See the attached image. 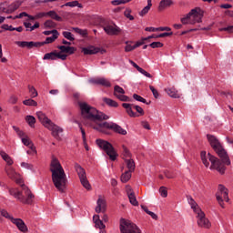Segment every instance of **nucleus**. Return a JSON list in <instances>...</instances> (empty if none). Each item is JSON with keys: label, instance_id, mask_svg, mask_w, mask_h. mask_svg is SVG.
Returning a JSON list of instances; mask_svg holds the SVG:
<instances>
[{"label": "nucleus", "instance_id": "nucleus-1", "mask_svg": "<svg viewBox=\"0 0 233 233\" xmlns=\"http://www.w3.org/2000/svg\"><path fill=\"white\" fill-rule=\"evenodd\" d=\"M50 172H52V181L58 192H65L66 188V174L59 160L53 157L50 163Z\"/></svg>", "mask_w": 233, "mask_h": 233}, {"label": "nucleus", "instance_id": "nucleus-2", "mask_svg": "<svg viewBox=\"0 0 233 233\" xmlns=\"http://www.w3.org/2000/svg\"><path fill=\"white\" fill-rule=\"evenodd\" d=\"M78 106L80 107L83 119L96 122L106 121V119L110 118L107 115L87 105L86 102H78Z\"/></svg>", "mask_w": 233, "mask_h": 233}, {"label": "nucleus", "instance_id": "nucleus-3", "mask_svg": "<svg viewBox=\"0 0 233 233\" xmlns=\"http://www.w3.org/2000/svg\"><path fill=\"white\" fill-rule=\"evenodd\" d=\"M207 139L211 147V148L218 154V157H220L222 163L229 167L230 165V157H228V154L227 153V150H225V147H223V145H221V142H219V139H218V137L214 135L208 134Z\"/></svg>", "mask_w": 233, "mask_h": 233}, {"label": "nucleus", "instance_id": "nucleus-4", "mask_svg": "<svg viewBox=\"0 0 233 233\" xmlns=\"http://www.w3.org/2000/svg\"><path fill=\"white\" fill-rule=\"evenodd\" d=\"M200 157L202 160L203 165L208 168L210 167V170H217L218 171L221 175L225 174V170H227V167H225V163H223V160H220L219 158L212 156L210 153L208 154L207 157V151H202L200 153ZM210 161V163L208 162Z\"/></svg>", "mask_w": 233, "mask_h": 233}, {"label": "nucleus", "instance_id": "nucleus-5", "mask_svg": "<svg viewBox=\"0 0 233 233\" xmlns=\"http://www.w3.org/2000/svg\"><path fill=\"white\" fill-rule=\"evenodd\" d=\"M22 187V191H19L17 189H9L10 196H14L15 199L20 201V203H23L24 205H32L34 203V196L32 194V191L28 187L25 186V184H20Z\"/></svg>", "mask_w": 233, "mask_h": 233}, {"label": "nucleus", "instance_id": "nucleus-6", "mask_svg": "<svg viewBox=\"0 0 233 233\" xmlns=\"http://www.w3.org/2000/svg\"><path fill=\"white\" fill-rule=\"evenodd\" d=\"M36 116L43 127H45V128H47V130H51L53 137H55L56 139H60L59 134H62L63 128L54 124V122H52L50 118L46 117V115H45V113L41 111H38L36 113Z\"/></svg>", "mask_w": 233, "mask_h": 233}, {"label": "nucleus", "instance_id": "nucleus-7", "mask_svg": "<svg viewBox=\"0 0 233 233\" xmlns=\"http://www.w3.org/2000/svg\"><path fill=\"white\" fill-rule=\"evenodd\" d=\"M96 143L101 150H104V152L107 154L111 161H116V159H117V153L110 142L98 138L96 140Z\"/></svg>", "mask_w": 233, "mask_h": 233}, {"label": "nucleus", "instance_id": "nucleus-8", "mask_svg": "<svg viewBox=\"0 0 233 233\" xmlns=\"http://www.w3.org/2000/svg\"><path fill=\"white\" fill-rule=\"evenodd\" d=\"M120 233H141V229L137 225L125 218L120 219Z\"/></svg>", "mask_w": 233, "mask_h": 233}, {"label": "nucleus", "instance_id": "nucleus-9", "mask_svg": "<svg viewBox=\"0 0 233 233\" xmlns=\"http://www.w3.org/2000/svg\"><path fill=\"white\" fill-rule=\"evenodd\" d=\"M223 196V197H221ZM217 201L222 208H225V203H223V198L227 203L230 201L228 198V188H227L223 184L218 185V192L216 193Z\"/></svg>", "mask_w": 233, "mask_h": 233}, {"label": "nucleus", "instance_id": "nucleus-10", "mask_svg": "<svg viewBox=\"0 0 233 233\" xmlns=\"http://www.w3.org/2000/svg\"><path fill=\"white\" fill-rule=\"evenodd\" d=\"M223 196V197H221ZM217 201L222 208H225V203H223V198L227 203L230 201L228 198V188H227L223 184L218 185V192L216 193Z\"/></svg>", "mask_w": 233, "mask_h": 233}, {"label": "nucleus", "instance_id": "nucleus-11", "mask_svg": "<svg viewBox=\"0 0 233 233\" xmlns=\"http://www.w3.org/2000/svg\"><path fill=\"white\" fill-rule=\"evenodd\" d=\"M193 17V25L196 23H201L203 15L198 12V9H192L186 16L180 19L182 25H188V19Z\"/></svg>", "mask_w": 233, "mask_h": 233}, {"label": "nucleus", "instance_id": "nucleus-12", "mask_svg": "<svg viewBox=\"0 0 233 233\" xmlns=\"http://www.w3.org/2000/svg\"><path fill=\"white\" fill-rule=\"evenodd\" d=\"M198 225L201 228H209L211 227L210 220L205 217V212L201 209H197Z\"/></svg>", "mask_w": 233, "mask_h": 233}, {"label": "nucleus", "instance_id": "nucleus-13", "mask_svg": "<svg viewBox=\"0 0 233 233\" xmlns=\"http://www.w3.org/2000/svg\"><path fill=\"white\" fill-rule=\"evenodd\" d=\"M66 57H68L66 54L57 53V51H53L47 53L44 56V61H56L57 59H61V61H66Z\"/></svg>", "mask_w": 233, "mask_h": 233}, {"label": "nucleus", "instance_id": "nucleus-14", "mask_svg": "<svg viewBox=\"0 0 233 233\" xmlns=\"http://www.w3.org/2000/svg\"><path fill=\"white\" fill-rule=\"evenodd\" d=\"M102 127H106L109 130H113L116 134H120V136H127V130L123 129L121 126L114 122H103Z\"/></svg>", "mask_w": 233, "mask_h": 233}, {"label": "nucleus", "instance_id": "nucleus-15", "mask_svg": "<svg viewBox=\"0 0 233 233\" xmlns=\"http://www.w3.org/2000/svg\"><path fill=\"white\" fill-rule=\"evenodd\" d=\"M5 173L8 177H10V179H13V181H15L17 185H23V178L19 177V174L15 172V169H14V167H5Z\"/></svg>", "mask_w": 233, "mask_h": 233}, {"label": "nucleus", "instance_id": "nucleus-16", "mask_svg": "<svg viewBox=\"0 0 233 233\" xmlns=\"http://www.w3.org/2000/svg\"><path fill=\"white\" fill-rule=\"evenodd\" d=\"M103 30L107 34V35H119L121 34V28L116 24L106 25L103 27Z\"/></svg>", "mask_w": 233, "mask_h": 233}, {"label": "nucleus", "instance_id": "nucleus-17", "mask_svg": "<svg viewBox=\"0 0 233 233\" xmlns=\"http://www.w3.org/2000/svg\"><path fill=\"white\" fill-rule=\"evenodd\" d=\"M15 227L20 230V232L26 233L28 232V227L25 223V221L21 218H12L11 221Z\"/></svg>", "mask_w": 233, "mask_h": 233}, {"label": "nucleus", "instance_id": "nucleus-18", "mask_svg": "<svg viewBox=\"0 0 233 233\" xmlns=\"http://www.w3.org/2000/svg\"><path fill=\"white\" fill-rule=\"evenodd\" d=\"M127 198L129 199V203H131V205H133V207H138L139 202L137 201V198H136V193L134 191H132L131 187H127Z\"/></svg>", "mask_w": 233, "mask_h": 233}, {"label": "nucleus", "instance_id": "nucleus-19", "mask_svg": "<svg viewBox=\"0 0 233 233\" xmlns=\"http://www.w3.org/2000/svg\"><path fill=\"white\" fill-rule=\"evenodd\" d=\"M95 210L97 214H101V212H103V214H105V212L106 211V201H105V199L99 198L96 201V207Z\"/></svg>", "mask_w": 233, "mask_h": 233}, {"label": "nucleus", "instance_id": "nucleus-20", "mask_svg": "<svg viewBox=\"0 0 233 233\" xmlns=\"http://www.w3.org/2000/svg\"><path fill=\"white\" fill-rule=\"evenodd\" d=\"M91 83H93L94 85H100L101 86H106V88H110V86H112V84L110 83V81L103 77L93 79L91 80Z\"/></svg>", "mask_w": 233, "mask_h": 233}, {"label": "nucleus", "instance_id": "nucleus-21", "mask_svg": "<svg viewBox=\"0 0 233 233\" xmlns=\"http://www.w3.org/2000/svg\"><path fill=\"white\" fill-rule=\"evenodd\" d=\"M122 106H123V108H126V110L130 117H139V115L137 113L134 112V110H132L134 104L123 103Z\"/></svg>", "mask_w": 233, "mask_h": 233}, {"label": "nucleus", "instance_id": "nucleus-22", "mask_svg": "<svg viewBox=\"0 0 233 233\" xmlns=\"http://www.w3.org/2000/svg\"><path fill=\"white\" fill-rule=\"evenodd\" d=\"M75 170L80 180L86 177V171L85 170V168H83V167H81V165L75 163Z\"/></svg>", "mask_w": 233, "mask_h": 233}, {"label": "nucleus", "instance_id": "nucleus-23", "mask_svg": "<svg viewBox=\"0 0 233 233\" xmlns=\"http://www.w3.org/2000/svg\"><path fill=\"white\" fill-rule=\"evenodd\" d=\"M174 5V0H161L158 5L159 12H163L166 8H170Z\"/></svg>", "mask_w": 233, "mask_h": 233}, {"label": "nucleus", "instance_id": "nucleus-24", "mask_svg": "<svg viewBox=\"0 0 233 233\" xmlns=\"http://www.w3.org/2000/svg\"><path fill=\"white\" fill-rule=\"evenodd\" d=\"M99 50L100 49L98 47H94V46L82 48V52L85 56H94L96 54H99Z\"/></svg>", "mask_w": 233, "mask_h": 233}, {"label": "nucleus", "instance_id": "nucleus-25", "mask_svg": "<svg viewBox=\"0 0 233 233\" xmlns=\"http://www.w3.org/2000/svg\"><path fill=\"white\" fill-rule=\"evenodd\" d=\"M57 48L60 50V54H69V56H72V54L76 53V47L74 46H58Z\"/></svg>", "mask_w": 233, "mask_h": 233}, {"label": "nucleus", "instance_id": "nucleus-26", "mask_svg": "<svg viewBox=\"0 0 233 233\" xmlns=\"http://www.w3.org/2000/svg\"><path fill=\"white\" fill-rule=\"evenodd\" d=\"M93 221L95 223L96 228H99L100 230L106 228V226L103 223V220L99 219V215H94Z\"/></svg>", "mask_w": 233, "mask_h": 233}, {"label": "nucleus", "instance_id": "nucleus-27", "mask_svg": "<svg viewBox=\"0 0 233 233\" xmlns=\"http://www.w3.org/2000/svg\"><path fill=\"white\" fill-rule=\"evenodd\" d=\"M57 37H59V32L56 29L53 30V35L46 37V41H44V45H50V43H54V41H56V39H57Z\"/></svg>", "mask_w": 233, "mask_h": 233}, {"label": "nucleus", "instance_id": "nucleus-28", "mask_svg": "<svg viewBox=\"0 0 233 233\" xmlns=\"http://www.w3.org/2000/svg\"><path fill=\"white\" fill-rule=\"evenodd\" d=\"M65 6H69L70 8H83V4H80L77 0L67 2L60 6V8H65Z\"/></svg>", "mask_w": 233, "mask_h": 233}, {"label": "nucleus", "instance_id": "nucleus-29", "mask_svg": "<svg viewBox=\"0 0 233 233\" xmlns=\"http://www.w3.org/2000/svg\"><path fill=\"white\" fill-rule=\"evenodd\" d=\"M0 156H1L2 159H4V161H5V163H7V165H9V167L14 165V160L12 159L10 155L6 154V152L0 151Z\"/></svg>", "mask_w": 233, "mask_h": 233}, {"label": "nucleus", "instance_id": "nucleus-30", "mask_svg": "<svg viewBox=\"0 0 233 233\" xmlns=\"http://www.w3.org/2000/svg\"><path fill=\"white\" fill-rule=\"evenodd\" d=\"M187 201L191 208L194 210V212H196V214H198V209L201 210V208H199V206H198V203L196 202V200H194V198H192V197L188 196Z\"/></svg>", "mask_w": 233, "mask_h": 233}, {"label": "nucleus", "instance_id": "nucleus-31", "mask_svg": "<svg viewBox=\"0 0 233 233\" xmlns=\"http://www.w3.org/2000/svg\"><path fill=\"white\" fill-rule=\"evenodd\" d=\"M125 163L127 165V167L128 168L127 171L134 172V170H136V162H134V159L132 158L125 159Z\"/></svg>", "mask_w": 233, "mask_h": 233}, {"label": "nucleus", "instance_id": "nucleus-32", "mask_svg": "<svg viewBox=\"0 0 233 233\" xmlns=\"http://www.w3.org/2000/svg\"><path fill=\"white\" fill-rule=\"evenodd\" d=\"M166 92L169 97H174L175 99H178L179 97V93H177V90L174 87L167 88Z\"/></svg>", "mask_w": 233, "mask_h": 233}, {"label": "nucleus", "instance_id": "nucleus-33", "mask_svg": "<svg viewBox=\"0 0 233 233\" xmlns=\"http://www.w3.org/2000/svg\"><path fill=\"white\" fill-rule=\"evenodd\" d=\"M46 15H48V17H51V19H54V21H58V22L63 21V18L59 16V15H57V13L54 10L46 12Z\"/></svg>", "mask_w": 233, "mask_h": 233}, {"label": "nucleus", "instance_id": "nucleus-34", "mask_svg": "<svg viewBox=\"0 0 233 233\" xmlns=\"http://www.w3.org/2000/svg\"><path fill=\"white\" fill-rule=\"evenodd\" d=\"M95 130H97L98 132H101V134H106V136H110L109 129L106 128V127L103 126V122L98 124V127H94Z\"/></svg>", "mask_w": 233, "mask_h": 233}, {"label": "nucleus", "instance_id": "nucleus-35", "mask_svg": "<svg viewBox=\"0 0 233 233\" xmlns=\"http://www.w3.org/2000/svg\"><path fill=\"white\" fill-rule=\"evenodd\" d=\"M103 101L106 103V105H107V106H111L113 108H117V106H119V104L111 98L104 97Z\"/></svg>", "mask_w": 233, "mask_h": 233}, {"label": "nucleus", "instance_id": "nucleus-36", "mask_svg": "<svg viewBox=\"0 0 233 233\" xmlns=\"http://www.w3.org/2000/svg\"><path fill=\"white\" fill-rule=\"evenodd\" d=\"M150 8H152V0H147V5L145 6L140 12L139 15L143 17V15H147V13L150 11Z\"/></svg>", "mask_w": 233, "mask_h": 233}, {"label": "nucleus", "instance_id": "nucleus-37", "mask_svg": "<svg viewBox=\"0 0 233 233\" xmlns=\"http://www.w3.org/2000/svg\"><path fill=\"white\" fill-rule=\"evenodd\" d=\"M79 128H80V132L82 134L84 147H85L86 150L88 152V150H90V148L88 147V144L86 143V133L85 132V129L83 128V127L79 126Z\"/></svg>", "mask_w": 233, "mask_h": 233}, {"label": "nucleus", "instance_id": "nucleus-38", "mask_svg": "<svg viewBox=\"0 0 233 233\" xmlns=\"http://www.w3.org/2000/svg\"><path fill=\"white\" fill-rule=\"evenodd\" d=\"M130 177H132V171H126L121 176L122 183H128V181H130Z\"/></svg>", "mask_w": 233, "mask_h": 233}, {"label": "nucleus", "instance_id": "nucleus-39", "mask_svg": "<svg viewBox=\"0 0 233 233\" xmlns=\"http://www.w3.org/2000/svg\"><path fill=\"white\" fill-rule=\"evenodd\" d=\"M17 46H20V48H32V42L27 41H17L16 42Z\"/></svg>", "mask_w": 233, "mask_h": 233}, {"label": "nucleus", "instance_id": "nucleus-40", "mask_svg": "<svg viewBox=\"0 0 233 233\" xmlns=\"http://www.w3.org/2000/svg\"><path fill=\"white\" fill-rule=\"evenodd\" d=\"M81 185L86 188V190H92V186L88 181V178L86 177L85 178L80 179Z\"/></svg>", "mask_w": 233, "mask_h": 233}, {"label": "nucleus", "instance_id": "nucleus-41", "mask_svg": "<svg viewBox=\"0 0 233 233\" xmlns=\"http://www.w3.org/2000/svg\"><path fill=\"white\" fill-rule=\"evenodd\" d=\"M21 141L25 147H29L30 148L34 147V144H32V140H30L28 136L22 137Z\"/></svg>", "mask_w": 233, "mask_h": 233}, {"label": "nucleus", "instance_id": "nucleus-42", "mask_svg": "<svg viewBox=\"0 0 233 233\" xmlns=\"http://www.w3.org/2000/svg\"><path fill=\"white\" fill-rule=\"evenodd\" d=\"M26 123L31 127V128H34L35 127V117L34 116H27L25 117Z\"/></svg>", "mask_w": 233, "mask_h": 233}, {"label": "nucleus", "instance_id": "nucleus-43", "mask_svg": "<svg viewBox=\"0 0 233 233\" xmlns=\"http://www.w3.org/2000/svg\"><path fill=\"white\" fill-rule=\"evenodd\" d=\"M123 94H125V89H123V87H121L119 86H115L114 96H116L117 97V96H121Z\"/></svg>", "mask_w": 233, "mask_h": 233}, {"label": "nucleus", "instance_id": "nucleus-44", "mask_svg": "<svg viewBox=\"0 0 233 233\" xmlns=\"http://www.w3.org/2000/svg\"><path fill=\"white\" fill-rule=\"evenodd\" d=\"M28 90H29L30 97L34 98L39 96V94L37 93V90L33 86H28Z\"/></svg>", "mask_w": 233, "mask_h": 233}, {"label": "nucleus", "instance_id": "nucleus-45", "mask_svg": "<svg viewBox=\"0 0 233 233\" xmlns=\"http://www.w3.org/2000/svg\"><path fill=\"white\" fill-rule=\"evenodd\" d=\"M23 105H25V106H37V103L32 98L24 100Z\"/></svg>", "mask_w": 233, "mask_h": 233}, {"label": "nucleus", "instance_id": "nucleus-46", "mask_svg": "<svg viewBox=\"0 0 233 233\" xmlns=\"http://www.w3.org/2000/svg\"><path fill=\"white\" fill-rule=\"evenodd\" d=\"M132 0H113L111 1V5L113 6H119V5H127V3H130Z\"/></svg>", "mask_w": 233, "mask_h": 233}, {"label": "nucleus", "instance_id": "nucleus-47", "mask_svg": "<svg viewBox=\"0 0 233 233\" xmlns=\"http://www.w3.org/2000/svg\"><path fill=\"white\" fill-rule=\"evenodd\" d=\"M44 26L45 28H56V26H57V24H56V22H54L53 20H46L44 23Z\"/></svg>", "mask_w": 233, "mask_h": 233}, {"label": "nucleus", "instance_id": "nucleus-48", "mask_svg": "<svg viewBox=\"0 0 233 233\" xmlns=\"http://www.w3.org/2000/svg\"><path fill=\"white\" fill-rule=\"evenodd\" d=\"M133 99H135L136 101H139L140 103H144L145 105H148L150 103V102H147V99H145L143 96L137 94L133 95Z\"/></svg>", "mask_w": 233, "mask_h": 233}, {"label": "nucleus", "instance_id": "nucleus-49", "mask_svg": "<svg viewBox=\"0 0 233 233\" xmlns=\"http://www.w3.org/2000/svg\"><path fill=\"white\" fill-rule=\"evenodd\" d=\"M62 35H63L66 39H67L68 41H75V40H76V38L74 37V35H72L71 32L64 31V32L62 33Z\"/></svg>", "mask_w": 233, "mask_h": 233}, {"label": "nucleus", "instance_id": "nucleus-50", "mask_svg": "<svg viewBox=\"0 0 233 233\" xmlns=\"http://www.w3.org/2000/svg\"><path fill=\"white\" fill-rule=\"evenodd\" d=\"M19 6H21V4L19 1L17 2H14L11 5H8V8L11 10V12H15V10H17L19 8Z\"/></svg>", "mask_w": 233, "mask_h": 233}, {"label": "nucleus", "instance_id": "nucleus-51", "mask_svg": "<svg viewBox=\"0 0 233 233\" xmlns=\"http://www.w3.org/2000/svg\"><path fill=\"white\" fill-rule=\"evenodd\" d=\"M0 214H1V216H3V218H5V219H10V221H12V219L15 218L5 209H0Z\"/></svg>", "mask_w": 233, "mask_h": 233}, {"label": "nucleus", "instance_id": "nucleus-52", "mask_svg": "<svg viewBox=\"0 0 233 233\" xmlns=\"http://www.w3.org/2000/svg\"><path fill=\"white\" fill-rule=\"evenodd\" d=\"M132 50H136V47H134V45L132 46V42L126 41L125 52H132Z\"/></svg>", "mask_w": 233, "mask_h": 233}, {"label": "nucleus", "instance_id": "nucleus-53", "mask_svg": "<svg viewBox=\"0 0 233 233\" xmlns=\"http://www.w3.org/2000/svg\"><path fill=\"white\" fill-rule=\"evenodd\" d=\"M122 152L124 157H131L132 154L130 153V150L127 147V146H122Z\"/></svg>", "mask_w": 233, "mask_h": 233}, {"label": "nucleus", "instance_id": "nucleus-54", "mask_svg": "<svg viewBox=\"0 0 233 233\" xmlns=\"http://www.w3.org/2000/svg\"><path fill=\"white\" fill-rule=\"evenodd\" d=\"M132 10L130 9H127L125 12H124V15L125 17H127V19H129V21H134V16L132 15Z\"/></svg>", "mask_w": 233, "mask_h": 233}, {"label": "nucleus", "instance_id": "nucleus-55", "mask_svg": "<svg viewBox=\"0 0 233 233\" xmlns=\"http://www.w3.org/2000/svg\"><path fill=\"white\" fill-rule=\"evenodd\" d=\"M149 46L151 48H163V43L161 42H152L149 44Z\"/></svg>", "mask_w": 233, "mask_h": 233}, {"label": "nucleus", "instance_id": "nucleus-56", "mask_svg": "<svg viewBox=\"0 0 233 233\" xmlns=\"http://www.w3.org/2000/svg\"><path fill=\"white\" fill-rule=\"evenodd\" d=\"M159 193L162 198H167V196H168V191L167 190V187H160Z\"/></svg>", "mask_w": 233, "mask_h": 233}, {"label": "nucleus", "instance_id": "nucleus-57", "mask_svg": "<svg viewBox=\"0 0 233 233\" xmlns=\"http://www.w3.org/2000/svg\"><path fill=\"white\" fill-rule=\"evenodd\" d=\"M40 46H45V43L31 41V48H40Z\"/></svg>", "mask_w": 233, "mask_h": 233}, {"label": "nucleus", "instance_id": "nucleus-58", "mask_svg": "<svg viewBox=\"0 0 233 233\" xmlns=\"http://www.w3.org/2000/svg\"><path fill=\"white\" fill-rule=\"evenodd\" d=\"M133 108L140 115V116H145V110H143V107L139 106H134Z\"/></svg>", "mask_w": 233, "mask_h": 233}, {"label": "nucleus", "instance_id": "nucleus-59", "mask_svg": "<svg viewBox=\"0 0 233 233\" xmlns=\"http://www.w3.org/2000/svg\"><path fill=\"white\" fill-rule=\"evenodd\" d=\"M149 89L151 90L154 98L157 99V97H159V93L156 90V88L153 86H149Z\"/></svg>", "mask_w": 233, "mask_h": 233}, {"label": "nucleus", "instance_id": "nucleus-60", "mask_svg": "<svg viewBox=\"0 0 233 233\" xmlns=\"http://www.w3.org/2000/svg\"><path fill=\"white\" fill-rule=\"evenodd\" d=\"M170 35H174V33H173V32L162 33V34L157 35H156V38H159V37H168V36H170Z\"/></svg>", "mask_w": 233, "mask_h": 233}, {"label": "nucleus", "instance_id": "nucleus-61", "mask_svg": "<svg viewBox=\"0 0 233 233\" xmlns=\"http://www.w3.org/2000/svg\"><path fill=\"white\" fill-rule=\"evenodd\" d=\"M138 72L140 74H142L143 76H145L146 77L152 78V75L150 73L147 72V70L143 69L142 67H140Z\"/></svg>", "mask_w": 233, "mask_h": 233}, {"label": "nucleus", "instance_id": "nucleus-62", "mask_svg": "<svg viewBox=\"0 0 233 233\" xmlns=\"http://www.w3.org/2000/svg\"><path fill=\"white\" fill-rule=\"evenodd\" d=\"M27 15H28V13H26V12H22V13H20L19 15H15V16L13 17V19H14V20H15V19H22V17H27Z\"/></svg>", "mask_w": 233, "mask_h": 233}, {"label": "nucleus", "instance_id": "nucleus-63", "mask_svg": "<svg viewBox=\"0 0 233 233\" xmlns=\"http://www.w3.org/2000/svg\"><path fill=\"white\" fill-rule=\"evenodd\" d=\"M116 98L119 99V101H130V97L125 96V94L116 96Z\"/></svg>", "mask_w": 233, "mask_h": 233}, {"label": "nucleus", "instance_id": "nucleus-64", "mask_svg": "<svg viewBox=\"0 0 233 233\" xmlns=\"http://www.w3.org/2000/svg\"><path fill=\"white\" fill-rule=\"evenodd\" d=\"M46 13L45 12H40L38 14L35 15V18L36 19H43V17H46Z\"/></svg>", "mask_w": 233, "mask_h": 233}]
</instances>
